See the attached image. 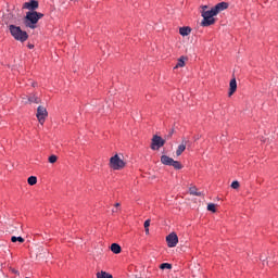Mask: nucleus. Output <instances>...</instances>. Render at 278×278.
Instances as JSON below:
<instances>
[{"label": "nucleus", "mask_w": 278, "mask_h": 278, "mask_svg": "<svg viewBox=\"0 0 278 278\" xmlns=\"http://www.w3.org/2000/svg\"><path fill=\"white\" fill-rule=\"evenodd\" d=\"M45 14L36 11H29L26 13L24 18L25 27H29V29H36V25L42 18Z\"/></svg>", "instance_id": "obj_1"}, {"label": "nucleus", "mask_w": 278, "mask_h": 278, "mask_svg": "<svg viewBox=\"0 0 278 278\" xmlns=\"http://www.w3.org/2000/svg\"><path fill=\"white\" fill-rule=\"evenodd\" d=\"M9 30L11 36H13V38H15V40H18L20 42H25L29 38V35H27V31L21 29L20 26L10 25Z\"/></svg>", "instance_id": "obj_2"}, {"label": "nucleus", "mask_w": 278, "mask_h": 278, "mask_svg": "<svg viewBox=\"0 0 278 278\" xmlns=\"http://www.w3.org/2000/svg\"><path fill=\"white\" fill-rule=\"evenodd\" d=\"M109 166L113 170H123V168L126 166V163L123 161V159H121L118 154H115L110 159Z\"/></svg>", "instance_id": "obj_3"}, {"label": "nucleus", "mask_w": 278, "mask_h": 278, "mask_svg": "<svg viewBox=\"0 0 278 278\" xmlns=\"http://www.w3.org/2000/svg\"><path fill=\"white\" fill-rule=\"evenodd\" d=\"M166 144V140L162 139V137L154 135L152 138L151 149L152 151H157L162 149Z\"/></svg>", "instance_id": "obj_4"}, {"label": "nucleus", "mask_w": 278, "mask_h": 278, "mask_svg": "<svg viewBox=\"0 0 278 278\" xmlns=\"http://www.w3.org/2000/svg\"><path fill=\"white\" fill-rule=\"evenodd\" d=\"M40 125H45V121H47V117L49 116V112H47V108L39 105L37 108V114H36Z\"/></svg>", "instance_id": "obj_5"}, {"label": "nucleus", "mask_w": 278, "mask_h": 278, "mask_svg": "<svg viewBox=\"0 0 278 278\" xmlns=\"http://www.w3.org/2000/svg\"><path fill=\"white\" fill-rule=\"evenodd\" d=\"M166 242L169 249H174V247H177L179 242V237H177V233L172 232L166 237Z\"/></svg>", "instance_id": "obj_6"}, {"label": "nucleus", "mask_w": 278, "mask_h": 278, "mask_svg": "<svg viewBox=\"0 0 278 278\" xmlns=\"http://www.w3.org/2000/svg\"><path fill=\"white\" fill-rule=\"evenodd\" d=\"M39 2L38 0H29L28 2H25L23 4L24 10H30V12H34L35 10H38Z\"/></svg>", "instance_id": "obj_7"}, {"label": "nucleus", "mask_w": 278, "mask_h": 278, "mask_svg": "<svg viewBox=\"0 0 278 278\" xmlns=\"http://www.w3.org/2000/svg\"><path fill=\"white\" fill-rule=\"evenodd\" d=\"M216 11H214V8H212L211 10L207 11V5H203L202 7V11H201V15L202 16H206V17H211L214 18V16H216Z\"/></svg>", "instance_id": "obj_8"}, {"label": "nucleus", "mask_w": 278, "mask_h": 278, "mask_svg": "<svg viewBox=\"0 0 278 278\" xmlns=\"http://www.w3.org/2000/svg\"><path fill=\"white\" fill-rule=\"evenodd\" d=\"M227 8H229V4L227 2H219L213 8V10H214V13L217 15L219 14V12L227 10Z\"/></svg>", "instance_id": "obj_9"}, {"label": "nucleus", "mask_w": 278, "mask_h": 278, "mask_svg": "<svg viewBox=\"0 0 278 278\" xmlns=\"http://www.w3.org/2000/svg\"><path fill=\"white\" fill-rule=\"evenodd\" d=\"M202 17H203L201 22L202 27H210V25H214L216 23V18L214 17H206V16H202Z\"/></svg>", "instance_id": "obj_10"}, {"label": "nucleus", "mask_w": 278, "mask_h": 278, "mask_svg": "<svg viewBox=\"0 0 278 278\" xmlns=\"http://www.w3.org/2000/svg\"><path fill=\"white\" fill-rule=\"evenodd\" d=\"M188 139L182 138L181 144L178 146L177 150H176V155L179 157V155H181V153H184V151H186V146L188 144Z\"/></svg>", "instance_id": "obj_11"}, {"label": "nucleus", "mask_w": 278, "mask_h": 278, "mask_svg": "<svg viewBox=\"0 0 278 278\" xmlns=\"http://www.w3.org/2000/svg\"><path fill=\"white\" fill-rule=\"evenodd\" d=\"M236 90H238V83L236 81V78H232L229 84L228 97H231Z\"/></svg>", "instance_id": "obj_12"}, {"label": "nucleus", "mask_w": 278, "mask_h": 278, "mask_svg": "<svg viewBox=\"0 0 278 278\" xmlns=\"http://www.w3.org/2000/svg\"><path fill=\"white\" fill-rule=\"evenodd\" d=\"M23 103H40V98H38L36 94H33L28 98H23Z\"/></svg>", "instance_id": "obj_13"}, {"label": "nucleus", "mask_w": 278, "mask_h": 278, "mask_svg": "<svg viewBox=\"0 0 278 278\" xmlns=\"http://www.w3.org/2000/svg\"><path fill=\"white\" fill-rule=\"evenodd\" d=\"M173 162H174L173 157L168 155L161 156V164H164V166H172Z\"/></svg>", "instance_id": "obj_14"}, {"label": "nucleus", "mask_w": 278, "mask_h": 278, "mask_svg": "<svg viewBox=\"0 0 278 278\" xmlns=\"http://www.w3.org/2000/svg\"><path fill=\"white\" fill-rule=\"evenodd\" d=\"M191 31H192V28L188 26H184L179 28L180 36H190Z\"/></svg>", "instance_id": "obj_15"}, {"label": "nucleus", "mask_w": 278, "mask_h": 278, "mask_svg": "<svg viewBox=\"0 0 278 278\" xmlns=\"http://www.w3.org/2000/svg\"><path fill=\"white\" fill-rule=\"evenodd\" d=\"M186 56H180L174 68H184L186 66Z\"/></svg>", "instance_id": "obj_16"}, {"label": "nucleus", "mask_w": 278, "mask_h": 278, "mask_svg": "<svg viewBox=\"0 0 278 278\" xmlns=\"http://www.w3.org/2000/svg\"><path fill=\"white\" fill-rule=\"evenodd\" d=\"M111 251H112V253H115V255H118V253H121V251H122V248L118 243H113L111 245Z\"/></svg>", "instance_id": "obj_17"}, {"label": "nucleus", "mask_w": 278, "mask_h": 278, "mask_svg": "<svg viewBox=\"0 0 278 278\" xmlns=\"http://www.w3.org/2000/svg\"><path fill=\"white\" fill-rule=\"evenodd\" d=\"M189 192H190V194H192L193 197H202V195H203L202 192L198 191L197 187H191V188L189 189Z\"/></svg>", "instance_id": "obj_18"}, {"label": "nucleus", "mask_w": 278, "mask_h": 278, "mask_svg": "<svg viewBox=\"0 0 278 278\" xmlns=\"http://www.w3.org/2000/svg\"><path fill=\"white\" fill-rule=\"evenodd\" d=\"M176 170H181V168H184V165H181V163L179 161H173L172 165Z\"/></svg>", "instance_id": "obj_19"}, {"label": "nucleus", "mask_w": 278, "mask_h": 278, "mask_svg": "<svg viewBox=\"0 0 278 278\" xmlns=\"http://www.w3.org/2000/svg\"><path fill=\"white\" fill-rule=\"evenodd\" d=\"M27 181L29 186H36L38 184V178L36 176H30Z\"/></svg>", "instance_id": "obj_20"}, {"label": "nucleus", "mask_w": 278, "mask_h": 278, "mask_svg": "<svg viewBox=\"0 0 278 278\" xmlns=\"http://www.w3.org/2000/svg\"><path fill=\"white\" fill-rule=\"evenodd\" d=\"M97 278H114V277H112V275H110L109 273L101 271L97 274Z\"/></svg>", "instance_id": "obj_21"}, {"label": "nucleus", "mask_w": 278, "mask_h": 278, "mask_svg": "<svg viewBox=\"0 0 278 278\" xmlns=\"http://www.w3.org/2000/svg\"><path fill=\"white\" fill-rule=\"evenodd\" d=\"M160 268H161V270H166V269L170 270V268H173V265L169 263H163L160 265Z\"/></svg>", "instance_id": "obj_22"}, {"label": "nucleus", "mask_w": 278, "mask_h": 278, "mask_svg": "<svg viewBox=\"0 0 278 278\" xmlns=\"http://www.w3.org/2000/svg\"><path fill=\"white\" fill-rule=\"evenodd\" d=\"M11 242H20L21 244H23V242H25V239L23 237H12L11 238Z\"/></svg>", "instance_id": "obj_23"}, {"label": "nucleus", "mask_w": 278, "mask_h": 278, "mask_svg": "<svg viewBox=\"0 0 278 278\" xmlns=\"http://www.w3.org/2000/svg\"><path fill=\"white\" fill-rule=\"evenodd\" d=\"M48 162L50 164H55V162H58V156L55 154L50 155Z\"/></svg>", "instance_id": "obj_24"}, {"label": "nucleus", "mask_w": 278, "mask_h": 278, "mask_svg": "<svg viewBox=\"0 0 278 278\" xmlns=\"http://www.w3.org/2000/svg\"><path fill=\"white\" fill-rule=\"evenodd\" d=\"M207 210H208V212L215 213V212H216V204L210 203V204L207 205Z\"/></svg>", "instance_id": "obj_25"}, {"label": "nucleus", "mask_w": 278, "mask_h": 278, "mask_svg": "<svg viewBox=\"0 0 278 278\" xmlns=\"http://www.w3.org/2000/svg\"><path fill=\"white\" fill-rule=\"evenodd\" d=\"M231 188L233 190H238V188H240V182L238 180H235L231 182Z\"/></svg>", "instance_id": "obj_26"}, {"label": "nucleus", "mask_w": 278, "mask_h": 278, "mask_svg": "<svg viewBox=\"0 0 278 278\" xmlns=\"http://www.w3.org/2000/svg\"><path fill=\"white\" fill-rule=\"evenodd\" d=\"M144 229L151 227V219H147L143 224Z\"/></svg>", "instance_id": "obj_27"}, {"label": "nucleus", "mask_w": 278, "mask_h": 278, "mask_svg": "<svg viewBox=\"0 0 278 278\" xmlns=\"http://www.w3.org/2000/svg\"><path fill=\"white\" fill-rule=\"evenodd\" d=\"M28 49H34V45L28 43Z\"/></svg>", "instance_id": "obj_28"}, {"label": "nucleus", "mask_w": 278, "mask_h": 278, "mask_svg": "<svg viewBox=\"0 0 278 278\" xmlns=\"http://www.w3.org/2000/svg\"><path fill=\"white\" fill-rule=\"evenodd\" d=\"M115 207H121V203H115Z\"/></svg>", "instance_id": "obj_29"}, {"label": "nucleus", "mask_w": 278, "mask_h": 278, "mask_svg": "<svg viewBox=\"0 0 278 278\" xmlns=\"http://www.w3.org/2000/svg\"><path fill=\"white\" fill-rule=\"evenodd\" d=\"M147 236H149V228H144Z\"/></svg>", "instance_id": "obj_30"}, {"label": "nucleus", "mask_w": 278, "mask_h": 278, "mask_svg": "<svg viewBox=\"0 0 278 278\" xmlns=\"http://www.w3.org/2000/svg\"><path fill=\"white\" fill-rule=\"evenodd\" d=\"M201 137L200 136H195L194 137V140H199Z\"/></svg>", "instance_id": "obj_31"}, {"label": "nucleus", "mask_w": 278, "mask_h": 278, "mask_svg": "<svg viewBox=\"0 0 278 278\" xmlns=\"http://www.w3.org/2000/svg\"><path fill=\"white\" fill-rule=\"evenodd\" d=\"M170 136H173V132H169V138H170Z\"/></svg>", "instance_id": "obj_32"}, {"label": "nucleus", "mask_w": 278, "mask_h": 278, "mask_svg": "<svg viewBox=\"0 0 278 278\" xmlns=\"http://www.w3.org/2000/svg\"><path fill=\"white\" fill-rule=\"evenodd\" d=\"M113 212H116V211L113 210Z\"/></svg>", "instance_id": "obj_33"}]
</instances>
